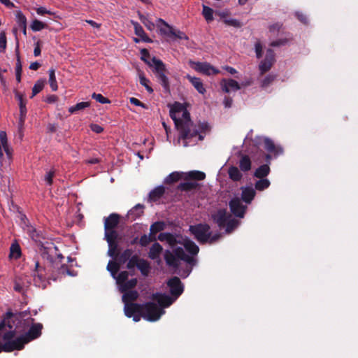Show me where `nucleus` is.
<instances>
[{
	"mask_svg": "<svg viewBox=\"0 0 358 358\" xmlns=\"http://www.w3.org/2000/svg\"><path fill=\"white\" fill-rule=\"evenodd\" d=\"M170 117L179 131L178 143L184 147L192 146L201 140V134L190 120L186 108L176 102L171 106Z\"/></svg>",
	"mask_w": 358,
	"mask_h": 358,
	"instance_id": "nucleus-1",
	"label": "nucleus"
},
{
	"mask_svg": "<svg viewBox=\"0 0 358 358\" xmlns=\"http://www.w3.org/2000/svg\"><path fill=\"white\" fill-rule=\"evenodd\" d=\"M141 59L151 68L153 69V72L156 75L159 82L164 88L165 90L169 89V82L166 76V69L164 64L162 60L157 59L155 57L150 58V54L146 49L141 50Z\"/></svg>",
	"mask_w": 358,
	"mask_h": 358,
	"instance_id": "nucleus-2",
	"label": "nucleus"
},
{
	"mask_svg": "<svg viewBox=\"0 0 358 358\" xmlns=\"http://www.w3.org/2000/svg\"><path fill=\"white\" fill-rule=\"evenodd\" d=\"M179 259L189 263V264H194V258L186 255L182 248H176L175 250V255L169 250H166L164 253V259L167 265L169 266H173L176 268L178 266Z\"/></svg>",
	"mask_w": 358,
	"mask_h": 358,
	"instance_id": "nucleus-3",
	"label": "nucleus"
},
{
	"mask_svg": "<svg viewBox=\"0 0 358 358\" xmlns=\"http://www.w3.org/2000/svg\"><path fill=\"white\" fill-rule=\"evenodd\" d=\"M164 313V311L153 302H148L142 304L141 316L148 321H157Z\"/></svg>",
	"mask_w": 358,
	"mask_h": 358,
	"instance_id": "nucleus-4",
	"label": "nucleus"
},
{
	"mask_svg": "<svg viewBox=\"0 0 358 358\" xmlns=\"http://www.w3.org/2000/svg\"><path fill=\"white\" fill-rule=\"evenodd\" d=\"M34 282L35 285L41 288H45L48 284V276L46 269L41 266L38 261L34 262Z\"/></svg>",
	"mask_w": 358,
	"mask_h": 358,
	"instance_id": "nucleus-5",
	"label": "nucleus"
},
{
	"mask_svg": "<svg viewBox=\"0 0 358 358\" xmlns=\"http://www.w3.org/2000/svg\"><path fill=\"white\" fill-rule=\"evenodd\" d=\"M201 179V172L199 171H192L189 172H173L165 178V183L172 184L181 179Z\"/></svg>",
	"mask_w": 358,
	"mask_h": 358,
	"instance_id": "nucleus-6",
	"label": "nucleus"
},
{
	"mask_svg": "<svg viewBox=\"0 0 358 358\" xmlns=\"http://www.w3.org/2000/svg\"><path fill=\"white\" fill-rule=\"evenodd\" d=\"M275 61L274 51L272 49H268L264 59L262 60L259 65L260 75H264L265 73L268 72L271 69Z\"/></svg>",
	"mask_w": 358,
	"mask_h": 358,
	"instance_id": "nucleus-7",
	"label": "nucleus"
},
{
	"mask_svg": "<svg viewBox=\"0 0 358 358\" xmlns=\"http://www.w3.org/2000/svg\"><path fill=\"white\" fill-rule=\"evenodd\" d=\"M229 206L231 212L236 216L240 218H243L245 215L247 206L243 205L241 200L235 197L231 199L229 203Z\"/></svg>",
	"mask_w": 358,
	"mask_h": 358,
	"instance_id": "nucleus-8",
	"label": "nucleus"
},
{
	"mask_svg": "<svg viewBox=\"0 0 358 358\" xmlns=\"http://www.w3.org/2000/svg\"><path fill=\"white\" fill-rule=\"evenodd\" d=\"M220 87L222 90L225 93L236 92L241 89L240 84L237 81L231 78H223L220 82Z\"/></svg>",
	"mask_w": 358,
	"mask_h": 358,
	"instance_id": "nucleus-9",
	"label": "nucleus"
},
{
	"mask_svg": "<svg viewBox=\"0 0 358 358\" xmlns=\"http://www.w3.org/2000/svg\"><path fill=\"white\" fill-rule=\"evenodd\" d=\"M3 150L6 152L8 160H10L11 158V156H12V151L10 149L8 144L6 133L5 131H0V161H1V162L3 159Z\"/></svg>",
	"mask_w": 358,
	"mask_h": 358,
	"instance_id": "nucleus-10",
	"label": "nucleus"
},
{
	"mask_svg": "<svg viewBox=\"0 0 358 358\" xmlns=\"http://www.w3.org/2000/svg\"><path fill=\"white\" fill-rule=\"evenodd\" d=\"M168 286L170 287L171 294L178 297L183 292V287L179 278L173 277L168 281Z\"/></svg>",
	"mask_w": 358,
	"mask_h": 358,
	"instance_id": "nucleus-11",
	"label": "nucleus"
},
{
	"mask_svg": "<svg viewBox=\"0 0 358 358\" xmlns=\"http://www.w3.org/2000/svg\"><path fill=\"white\" fill-rule=\"evenodd\" d=\"M231 215L228 213L226 210L221 209L219 210L214 215H213V220L216 222V224L218 225L220 229H222L224 228V226H226V223L231 217Z\"/></svg>",
	"mask_w": 358,
	"mask_h": 358,
	"instance_id": "nucleus-12",
	"label": "nucleus"
},
{
	"mask_svg": "<svg viewBox=\"0 0 358 358\" xmlns=\"http://www.w3.org/2000/svg\"><path fill=\"white\" fill-rule=\"evenodd\" d=\"M120 216L117 213H111L104 219V229H115L120 222Z\"/></svg>",
	"mask_w": 358,
	"mask_h": 358,
	"instance_id": "nucleus-13",
	"label": "nucleus"
},
{
	"mask_svg": "<svg viewBox=\"0 0 358 358\" xmlns=\"http://www.w3.org/2000/svg\"><path fill=\"white\" fill-rule=\"evenodd\" d=\"M256 195L255 189L252 187H241V199L245 203L250 204Z\"/></svg>",
	"mask_w": 358,
	"mask_h": 358,
	"instance_id": "nucleus-14",
	"label": "nucleus"
},
{
	"mask_svg": "<svg viewBox=\"0 0 358 358\" xmlns=\"http://www.w3.org/2000/svg\"><path fill=\"white\" fill-rule=\"evenodd\" d=\"M124 314L128 317H131L134 314L142 313V304L136 303H126L124 307Z\"/></svg>",
	"mask_w": 358,
	"mask_h": 358,
	"instance_id": "nucleus-15",
	"label": "nucleus"
},
{
	"mask_svg": "<svg viewBox=\"0 0 358 358\" xmlns=\"http://www.w3.org/2000/svg\"><path fill=\"white\" fill-rule=\"evenodd\" d=\"M52 267L57 272L56 275H52L53 280H56V279L60 275H65L66 274L73 275L70 270L68 268V266L64 264H60L59 262H55L52 264Z\"/></svg>",
	"mask_w": 358,
	"mask_h": 358,
	"instance_id": "nucleus-16",
	"label": "nucleus"
},
{
	"mask_svg": "<svg viewBox=\"0 0 358 358\" xmlns=\"http://www.w3.org/2000/svg\"><path fill=\"white\" fill-rule=\"evenodd\" d=\"M152 299L157 301L161 307H168L171 305L174 301L171 296L162 294H154Z\"/></svg>",
	"mask_w": 358,
	"mask_h": 358,
	"instance_id": "nucleus-17",
	"label": "nucleus"
},
{
	"mask_svg": "<svg viewBox=\"0 0 358 358\" xmlns=\"http://www.w3.org/2000/svg\"><path fill=\"white\" fill-rule=\"evenodd\" d=\"M208 229L209 226L207 224H203V244L206 243H213L221 237V234L217 233L211 236L208 233Z\"/></svg>",
	"mask_w": 358,
	"mask_h": 358,
	"instance_id": "nucleus-18",
	"label": "nucleus"
},
{
	"mask_svg": "<svg viewBox=\"0 0 358 358\" xmlns=\"http://www.w3.org/2000/svg\"><path fill=\"white\" fill-rule=\"evenodd\" d=\"M264 143L265 150H266L269 153L273 154L275 155H278L282 153V149L280 147H277L273 141L270 138H264Z\"/></svg>",
	"mask_w": 358,
	"mask_h": 358,
	"instance_id": "nucleus-19",
	"label": "nucleus"
},
{
	"mask_svg": "<svg viewBox=\"0 0 358 358\" xmlns=\"http://www.w3.org/2000/svg\"><path fill=\"white\" fill-rule=\"evenodd\" d=\"M131 24L134 26L135 34L141 38V40L144 42L151 43L152 40L147 36L143 27L139 23L134 20H131Z\"/></svg>",
	"mask_w": 358,
	"mask_h": 358,
	"instance_id": "nucleus-20",
	"label": "nucleus"
},
{
	"mask_svg": "<svg viewBox=\"0 0 358 358\" xmlns=\"http://www.w3.org/2000/svg\"><path fill=\"white\" fill-rule=\"evenodd\" d=\"M239 169L243 172H248L251 169L252 161L250 157L247 155H241L239 160Z\"/></svg>",
	"mask_w": 358,
	"mask_h": 358,
	"instance_id": "nucleus-21",
	"label": "nucleus"
},
{
	"mask_svg": "<svg viewBox=\"0 0 358 358\" xmlns=\"http://www.w3.org/2000/svg\"><path fill=\"white\" fill-rule=\"evenodd\" d=\"M186 180L185 182L180 183L178 188L182 191H189L195 189L198 184L196 182L197 180H200L201 179H184Z\"/></svg>",
	"mask_w": 358,
	"mask_h": 358,
	"instance_id": "nucleus-22",
	"label": "nucleus"
},
{
	"mask_svg": "<svg viewBox=\"0 0 358 358\" xmlns=\"http://www.w3.org/2000/svg\"><path fill=\"white\" fill-rule=\"evenodd\" d=\"M157 22L164 25V27H160L159 25H158L161 34L169 37L171 36V34H175V30L173 29V27L170 26L166 22H165L163 19L159 18L157 19Z\"/></svg>",
	"mask_w": 358,
	"mask_h": 358,
	"instance_id": "nucleus-23",
	"label": "nucleus"
},
{
	"mask_svg": "<svg viewBox=\"0 0 358 358\" xmlns=\"http://www.w3.org/2000/svg\"><path fill=\"white\" fill-rule=\"evenodd\" d=\"M122 293V300L124 304L131 303L138 297V293L136 290H128Z\"/></svg>",
	"mask_w": 358,
	"mask_h": 358,
	"instance_id": "nucleus-24",
	"label": "nucleus"
},
{
	"mask_svg": "<svg viewBox=\"0 0 358 358\" xmlns=\"http://www.w3.org/2000/svg\"><path fill=\"white\" fill-rule=\"evenodd\" d=\"M271 169L268 164L261 165L254 172V177L257 178H266L270 173Z\"/></svg>",
	"mask_w": 358,
	"mask_h": 358,
	"instance_id": "nucleus-25",
	"label": "nucleus"
},
{
	"mask_svg": "<svg viewBox=\"0 0 358 358\" xmlns=\"http://www.w3.org/2000/svg\"><path fill=\"white\" fill-rule=\"evenodd\" d=\"M165 187L162 185L157 186L149 194V199L152 201H158L164 194Z\"/></svg>",
	"mask_w": 358,
	"mask_h": 358,
	"instance_id": "nucleus-26",
	"label": "nucleus"
},
{
	"mask_svg": "<svg viewBox=\"0 0 358 358\" xmlns=\"http://www.w3.org/2000/svg\"><path fill=\"white\" fill-rule=\"evenodd\" d=\"M228 174L229 178L234 182L240 181L243 178L241 170L235 166H231L229 168Z\"/></svg>",
	"mask_w": 358,
	"mask_h": 358,
	"instance_id": "nucleus-27",
	"label": "nucleus"
},
{
	"mask_svg": "<svg viewBox=\"0 0 358 358\" xmlns=\"http://www.w3.org/2000/svg\"><path fill=\"white\" fill-rule=\"evenodd\" d=\"M185 249L192 256L197 255L199 251V247L192 241L185 240L183 243Z\"/></svg>",
	"mask_w": 358,
	"mask_h": 358,
	"instance_id": "nucleus-28",
	"label": "nucleus"
},
{
	"mask_svg": "<svg viewBox=\"0 0 358 358\" xmlns=\"http://www.w3.org/2000/svg\"><path fill=\"white\" fill-rule=\"evenodd\" d=\"M162 247L158 243H155L150 249L148 257L152 259H156L162 252Z\"/></svg>",
	"mask_w": 358,
	"mask_h": 358,
	"instance_id": "nucleus-29",
	"label": "nucleus"
},
{
	"mask_svg": "<svg viewBox=\"0 0 358 358\" xmlns=\"http://www.w3.org/2000/svg\"><path fill=\"white\" fill-rule=\"evenodd\" d=\"M108 244V255L113 259L117 257L120 252L117 241L107 242Z\"/></svg>",
	"mask_w": 358,
	"mask_h": 358,
	"instance_id": "nucleus-30",
	"label": "nucleus"
},
{
	"mask_svg": "<svg viewBox=\"0 0 358 358\" xmlns=\"http://www.w3.org/2000/svg\"><path fill=\"white\" fill-rule=\"evenodd\" d=\"M137 285V279L136 278H132L129 280H126L122 284L119 285L120 291L121 292H125L126 291H128L134 287H135Z\"/></svg>",
	"mask_w": 358,
	"mask_h": 358,
	"instance_id": "nucleus-31",
	"label": "nucleus"
},
{
	"mask_svg": "<svg viewBox=\"0 0 358 358\" xmlns=\"http://www.w3.org/2000/svg\"><path fill=\"white\" fill-rule=\"evenodd\" d=\"M20 108V118H19V125L22 127L24 125L26 114H27V108H26V101H21L19 103Z\"/></svg>",
	"mask_w": 358,
	"mask_h": 358,
	"instance_id": "nucleus-32",
	"label": "nucleus"
},
{
	"mask_svg": "<svg viewBox=\"0 0 358 358\" xmlns=\"http://www.w3.org/2000/svg\"><path fill=\"white\" fill-rule=\"evenodd\" d=\"M259 180H257L255 183V189L258 191H264V189L268 188L271 185L269 180L267 178H259Z\"/></svg>",
	"mask_w": 358,
	"mask_h": 358,
	"instance_id": "nucleus-33",
	"label": "nucleus"
},
{
	"mask_svg": "<svg viewBox=\"0 0 358 358\" xmlns=\"http://www.w3.org/2000/svg\"><path fill=\"white\" fill-rule=\"evenodd\" d=\"M133 251L131 249H126L121 254L118 253L117 257L114 259L119 262L120 264L125 263L132 255Z\"/></svg>",
	"mask_w": 358,
	"mask_h": 358,
	"instance_id": "nucleus-34",
	"label": "nucleus"
},
{
	"mask_svg": "<svg viewBox=\"0 0 358 358\" xmlns=\"http://www.w3.org/2000/svg\"><path fill=\"white\" fill-rule=\"evenodd\" d=\"M144 206L141 204L136 205L132 209H131L129 212V216H130L133 219H136L141 216L143 213Z\"/></svg>",
	"mask_w": 358,
	"mask_h": 358,
	"instance_id": "nucleus-35",
	"label": "nucleus"
},
{
	"mask_svg": "<svg viewBox=\"0 0 358 358\" xmlns=\"http://www.w3.org/2000/svg\"><path fill=\"white\" fill-rule=\"evenodd\" d=\"M238 220L232 218V217L231 216V217H229V219L227 222L226 226H224V229H225L226 233L229 234L232 232L238 227Z\"/></svg>",
	"mask_w": 358,
	"mask_h": 358,
	"instance_id": "nucleus-36",
	"label": "nucleus"
},
{
	"mask_svg": "<svg viewBox=\"0 0 358 358\" xmlns=\"http://www.w3.org/2000/svg\"><path fill=\"white\" fill-rule=\"evenodd\" d=\"M137 268L144 276H147L148 275L150 269V264L143 259H140Z\"/></svg>",
	"mask_w": 358,
	"mask_h": 358,
	"instance_id": "nucleus-37",
	"label": "nucleus"
},
{
	"mask_svg": "<svg viewBox=\"0 0 358 358\" xmlns=\"http://www.w3.org/2000/svg\"><path fill=\"white\" fill-rule=\"evenodd\" d=\"M277 76L275 74L270 73L267 75L260 83V87L263 89H266L269 87L276 79Z\"/></svg>",
	"mask_w": 358,
	"mask_h": 358,
	"instance_id": "nucleus-38",
	"label": "nucleus"
},
{
	"mask_svg": "<svg viewBox=\"0 0 358 358\" xmlns=\"http://www.w3.org/2000/svg\"><path fill=\"white\" fill-rule=\"evenodd\" d=\"M120 263L115 261H109L107 265V270L110 273L113 278H116V275L120 269Z\"/></svg>",
	"mask_w": 358,
	"mask_h": 358,
	"instance_id": "nucleus-39",
	"label": "nucleus"
},
{
	"mask_svg": "<svg viewBox=\"0 0 358 358\" xmlns=\"http://www.w3.org/2000/svg\"><path fill=\"white\" fill-rule=\"evenodd\" d=\"M90 103L88 101L80 102L69 108V112L71 113H76L78 111L83 110L86 108L90 107Z\"/></svg>",
	"mask_w": 358,
	"mask_h": 358,
	"instance_id": "nucleus-40",
	"label": "nucleus"
},
{
	"mask_svg": "<svg viewBox=\"0 0 358 358\" xmlns=\"http://www.w3.org/2000/svg\"><path fill=\"white\" fill-rule=\"evenodd\" d=\"M165 227V224L164 222H156L153 223L150 228V235L155 236V235L162 230H164Z\"/></svg>",
	"mask_w": 358,
	"mask_h": 358,
	"instance_id": "nucleus-41",
	"label": "nucleus"
},
{
	"mask_svg": "<svg viewBox=\"0 0 358 358\" xmlns=\"http://www.w3.org/2000/svg\"><path fill=\"white\" fill-rule=\"evenodd\" d=\"M219 73L220 71L212 66L210 64L207 62H203V74L210 76L216 75Z\"/></svg>",
	"mask_w": 358,
	"mask_h": 358,
	"instance_id": "nucleus-42",
	"label": "nucleus"
},
{
	"mask_svg": "<svg viewBox=\"0 0 358 358\" xmlns=\"http://www.w3.org/2000/svg\"><path fill=\"white\" fill-rule=\"evenodd\" d=\"M49 73V83L50 85V87L52 91H57L58 89L57 80H56V76H55V71L53 69H51L48 71Z\"/></svg>",
	"mask_w": 358,
	"mask_h": 358,
	"instance_id": "nucleus-43",
	"label": "nucleus"
},
{
	"mask_svg": "<svg viewBox=\"0 0 358 358\" xmlns=\"http://www.w3.org/2000/svg\"><path fill=\"white\" fill-rule=\"evenodd\" d=\"M21 255V250L20 245L17 243L12 244L10 248L9 257L11 259H17Z\"/></svg>",
	"mask_w": 358,
	"mask_h": 358,
	"instance_id": "nucleus-44",
	"label": "nucleus"
},
{
	"mask_svg": "<svg viewBox=\"0 0 358 358\" xmlns=\"http://www.w3.org/2000/svg\"><path fill=\"white\" fill-rule=\"evenodd\" d=\"M158 240L160 241H166V243H169L170 245L174 244L176 240L174 236L169 234V233H161L158 236Z\"/></svg>",
	"mask_w": 358,
	"mask_h": 358,
	"instance_id": "nucleus-45",
	"label": "nucleus"
},
{
	"mask_svg": "<svg viewBox=\"0 0 358 358\" xmlns=\"http://www.w3.org/2000/svg\"><path fill=\"white\" fill-rule=\"evenodd\" d=\"M138 15L141 22L146 27L148 30H153L155 29V24L150 21L146 16L138 12Z\"/></svg>",
	"mask_w": 358,
	"mask_h": 358,
	"instance_id": "nucleus-46",
	"label": "nucleus"
},
{
	"mask_svg": "<svg viewBox=\"0 0 358 358\" xmlns=\"http://www.w3.org/2000/svg\"><path fill=\"white\" fill-rule=\"evenodd\" d=\"M30 27L34 31H39L43 29L47 28L48 24L38 20H34L31 22Z\"/></svg>",
	"mask_w": 358,
	"mask_h": 358,
	"instance_id": "nucleus-47",
	"label": "nucleus"
},
{
	"mask_svg": "<svg viewBox=\"0 0 358 358\" xmlns=\"http://www.w3.org/2000/svg\"><path fill=\"white\" fill-rule=\"evenodd\" d=\"M118 234L115 229H108L105 231V238L107 242L117 241Z\"/></svg>",
	"mask_w": 358,
	"mask_h": 358,
	"instance_id": "nucleus-48",
	"label": "nucleus"
},
{
	"mask_svg": "<svg viewBox=\"0 0 358 358\" xmlns=\"http://www.w3.org/2000/svg\"><path fill=\"white\" fill-rule=\"evenodd\" d=\"M189 230L194 235L195 238L199 242H201V224L190 226Z\"/></svg>",
	"mask_w": 358,
	"mask_h": 358,
	"instance_id": "nucleus-49",
	"label": "nucleus"
},
{
	"mask_svg": "<svg viewBox=\"0 0 358 358\" xmlns=\"http://www.w3.org/2000/svg\"><path fill=\"white\" fill-rule=\"evenodd\" d=\"M203 16L209 22L213 20V10L208 6L203 5Z\"/></svg>",
	"mask_w": 358,
	"mask_h": 358,
	"instance_id": "nucleus-50",
	"label": "nucleus"
},
{
	"mask_svg": "<svg viewBox=\"0 0 358 358\" xmlns=\"http://www.w3.org/2000/svg\"><path fill=\"white\" fill-rule=\"evenodd\" d=\"M186 78L194 85L197 91L199 93H201V83L200 82V79L199 78L191 76L190 75H187Z\"/></svg>",
	"mask_w": 358,
	"mask_h": 358,
	"instance_id": "nucleus-51",
	"label": "nucleus"
},
{
	"mask_svg": "<svg viewBox=\"0 0 358 358\" xmlns=\"http://www.w3.org/2000/svg\"><path fill=\"white\" fill-rule=\"evenodd\" d=\"M15 17L17 23L20 27L27 26V18L20 10L16 11Z\"/></svg>",
	"mask_w": 358,
	"mask_h": 358,
	"instance_id": "nucleus-52",
	"label": "nucleus"
},
{
	"mask_svg": "<svg viewBox=\"0 0 358 358\" xmlns=\"http://www.w3.org/2000/svg\"><path fill=\"white\" fill-rule=\"evenodd\" d=\"M43 87L44 81L41 80H37L32 88V94L31 98H33L38 93H39L43 89Z\"/></svg>",
	"mask_w": 358,
	"mask_h": 358,
	"instance_id": "nucleus-53",
	"label": "nucleus"
},
{
	"mask_svg": "<svg viewBox=\"0 0 358 358\" xmlns=\"http://www.w3.org/2000/svg\"><path fill=\"white\" fill-rule=\"evenodd\" d=\"M140 83L144 86L148 92L152 93L153 92L152 88L149 85L150 80L146 78L143 73L139 74Z\"/></svg>",
	"mask_w": 358,
	"mask_h": 358,
	"instance_id": "nucleus-54",
	"label": "nucleus"
},
{
	"mask_svg": "<svg viewBox=\"0 0 358 358\" xmlns=\"http://www.w3.org/2000/svg\"><path fill=\"white\" fill-rule=\"evenodd\" d=\"M129 273L127 271H121L118 275H116V278H114L116 280L117 284L120 285L124 282L128 280Z\"/></svg>",
	"mask_w": 358,
	"mask_h": 358,
	"instance_id": "nucleus-55",
	"label": "nucleus"
},
{
	"mask_svg": "<svg viewBox=\"0 0 358 358\" xmlns=\"http://www.w3.org/2000/svg\"><path fill=\"white\" fill-rule=\"evenodd\" d=\"M141 259L138 258L137 255L131 256L127 261V268L129 269L134 268L135 266H138Z\"/></svg>",
	"mask_w": 358,
	"mask_h": 358,
	"instance_id": "nucleus-56",
	"label": "nucleus"
},
{
	"mask_svg": "<svg viewBox=\"0 0 358 358\" xmlns=\"http://www.w3.org/2000/svg\"><path fill=\"white\" fill-rule=\"evenodd\" d=\"M153 241H155V236H152V235L147 236L145 234L141 237L139 243L142 246H146L148 243Z\"/></svg>",
	"mask_w": 358,
	"mask_h": 358,
	"instance_id": "nucleus-57",
	"label": "nucleus"
},
{
	"mask_svg": "<svg viewBox=\"0 0 358 358\" xmlns=\"http://www.w3.org/2000/svg\"><path fill=\"white\" fill-rule=\"evenodd\" d=\"M7 40L5 32L0 33V52H3L6 48Z\"/></svg>",
	"mask_w": 358,
	"mask_h": 358,
	"instance_id": "nucleus-58",
	"label": "nucleus"
},
{
	"mask_svg": "<svg viewBox=\"0 0 358 358\" xmlns=\"http://www.w3.org/2000/svg\"><path fill=\"white\" fill-rule=\"evenodd\" d=\"M295 16L297 18V20L300 21L301 23L304 24H308V20L307 16L304 13L300 11H296L295 13Z\"/></svg>",
	"mask_w": 358,
	"mask_h": 358,
	"instance_id": "nucleus-59",
	"label": "nucleus"
},
{
	"mask_svg": "<svg viewBox=\"0 0 358 358\" xmlns=\"http://www.w3.org/2000/svg\"><path fill=\"white\" fill-rule=\"evenodd\" d=\"M21 74H22V64L18 59L16 63V67H15V76H16V80L18 83L21 81Z\"/></svg>",
	"mask_w": 358,
	"mask_h": 358,
	"instance_id": "nucleus-60",
	"label": "nucleus"
},
{
	"mask_svg": "<svg viewBox=\"0 0 358 358\" xmlns=\"http://www.w3.org/2000/svg\"><path fill=\"white\" fill-rule=\"evenodd\" d=\"M54 176H55V171L54 170H50V171L47 172V173L45 174L44 180L48 185H52V184L53 182Z\"/></svg>",
	"mask_w": 358,
	"mask_h": 358,
	"instance_id": "nucleus-61",
	"label": "nucleus"
},
{
	"mask_svg": "<svg viewBox=\"0 0 358 358\" xmlns=\"http://www.w3.org/2000/svg\"><path fill=\"white\" fill-rule=\"evenodd\" d=\"M92 96L96 101H98V102H99L101 103H110V101L107 98H106L103 96H102L101 94L93 93Z\"/></svg>",
	"mask_w": 358,
	"mask_h": 358,
	"instance_id": "nucleus-62",
	"label": "nucleus"
},
{
	"mask_svg": "<svg viewBox=\"0 0 358 358\" xmlns=\"http://www.w3.org/2000/svg\"><path fill=\"white\" fill-rule=\"evenodd\" d=\"M288 40L287 38H280L275 41H272L270 43V45L272 47H279L285 45L287 43Z\"/></svg>",
	"mask_w": 358,
	"mask_h": 358,
	"instance_id": "nucleus-63",
	"label": "nucleus"
},
{
	"mask_svg": "<svg viewBox=\"0 0 358 358\" xmlns=\"http://www.w3.org/2000/svg\"><path fill=\"white\" fill-rule=\"evenodd\" d=\"M282 27L281 22H276L269 26L268 29L270 32L275 33L278 32Z\"/></svg>",
	"mask_w": 358,
	"mask_h": 358,
	"instance_id": "nucleus-64",
	"label": "nucleus"
}]
</instances>
